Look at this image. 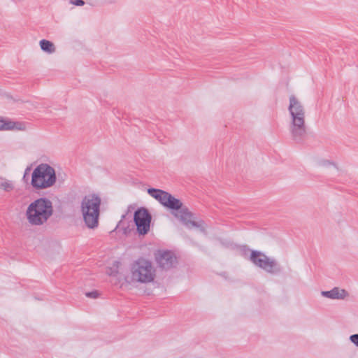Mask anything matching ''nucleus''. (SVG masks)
<instances>
[{"instance_id": "obj_1", "label": "nucleus", "mask_w": 358, "mask_h": 358, "mask_svg": "<svg viewBox=\"0 0 358 358\" xmlns=\"http://www.w3.org/2000/svg\"><path fill=\"white\" fill-rule=\"evenodd\" d=\"M288 111L290 115L289 132L292 139L301 143L307 136L308 127L306 124V108L302 102L295 96L289 98Z\"/></svg>"}, {"instance_id": "obj_2", "label": "nucleus", "mask_w": 358, "mask_h": 358, "mask_svg": "<svg viewBox=\"0 0 358 358\" xmlns=\"http://www.w3.org/2000/svg\"><path fill=\"white\" fill-rule=\"evenodd\" d=\"M53 211L52 201L45 198H40L28 206L25 216L31 226H41L50 218Z\"/></svg>"}, {"instance_id": "obj_3", "label": "nucleus", "mask_w": 358, "mask_h": 358, "mask_svg": "<svg viewBox=\"0 0 358 358\" xmlns=\"http://www.w3.org/2000/svg\"><path fill=\"white\" fill-rule=\"evenodd\" d=\"M101 199L96 194L85 195L80 201V213L85 226L90 229L98 227Z\"/></svg>"}, {"instance_id": "obj_4", "label": "nucleus", "mask_w": 358, "mask_h": 358, "mask_svg": "<svg viewBox=\"0 0 358 358\" xmlns=\"http://www.w3.org/2000/svg\"><path fill=\"white\" fill-rule=\"evenodd\" d=\"M56 180L54 168L48 164L42 163L33 171L31 185L36 189H45L52 187Z\"/></svg>"}, {"instance_id": "obj_5", "label": "nucleus", "mask_w": 358, "mask_h": 358, "mask_svg": "<svg viewBox=\"0 0 358 358\" xmlns=\"http://www.w3.org/2000/svg\"><path fill=\"white\" fill-rule=\"evenodd\" d=\"M131 281L132 282L149 283L155 278V268L151 262L138 259L131 266Z\"/></svg>"}, {"instance_id": "obj_6", "label": "nucleus", "mask_w": 358, "mask_h": 358, "mask_svg": "<svg viewBox=\"0 0 358 358\" xmlns=\"http://www.w3.org/2000/svg\"><path fill=\"white\" fill-rule=\"evenodd\" d=\"M249 259L257 267L268 273L276 274L281 272V267L277 261L270 258L265 254L257 250H250Z\"/></svg>"}, {"instance_id": "obj_7", "label": "nucleus", "mask_w": 358, "mask_h": 358, "mask_svg": "<svg viewBox=\"0 0 358 358\" xmlns=\"http://www.w3.org/2000/svg\"><path fill=\"white\" fill-rule=\"evenodd\" d=\"M173 215L187 228H196L201 232L206 234V225L205 222L203 220H195L193 213L186 206L182 205L181 208L178 209L176 212H173Z\"/></svg>"}, {"instance_id": "obj_8", "label": "nucleus", "mask_w": 358, "mask_h": 358, "mask_svg": "<svg viewBox=\"0 0 358 358\" xmlns=\"http://www.w3.org/2000/svg\"><path fill=\"white\" fill-rule=\"evenodd\" d=\"M151 219V215L144 208H141L134 213V220L139 234L145 235L148 233Z\"/></svg>"}, {"instance_id": "obj_9", "label": "nucleus", "mask_w": 358, "mask_h": 358, "mask_svg": "<svg viewBox=\"0 0 358 358\" xmlns=\"http://www.w3.org/2000/svg\"><path fill=\"white\" fill-rule=\"evenodd\" d=\"M156 260L159 266L165 270L171 269L178 263L176 255L170 251L159 252Z\"/></svg>"}, {"instance_id": "obj_10", "label": "nucleus", "mask_w": 358, "mask_h": 358, "mask_svg": "<svg viewBox=\"0 0 358 358\" xmlns=\"http://www.w3.org/2000/svg\"><path fill=\"white\" fill-rule=\"evenodd\" d=\"M321 294L323 296L331 299H344L348 296V292L345 289H340L339 287H334L330 291H322Z\"/></svg>"}, {"instance_id": "obj_11", "label": "nucleus", "mask_w": 358, "mask_h": 358, "mask_svg": "<svg viewBox=\"0 0 358 358\" xmlns=\"http://www.w3.org/2000/svg\"><path fill=\"white\" fill-rule=\"evenodd\" d=\"M162 205L171 210H175L176 212L178 209L181 208V206L183 205L182 201L174 196H173L171 194H168L166 197L164 202H162Z\"/></svg>"}, {"instance_id": "obj_12", "label": "nucleus", "mask_w": 358, "mask_h": 358, "mask_svg": "<svg viewBox=\"0 0 358 358\" xmlns=\"http://www.w3.org/2000/svg\"><path fill=\"white\" fill-rule=\"evenodd\" d=\"M148 193L156 200H157L162 205L164 202L169 192L159 189L150 188L148 189Z\"/></svg>"}, {"instance_id": "obj_13", "label": "nucleus", "mask_w": 358, "mask_h": 358, "mask_svg": "<svg viewBox=\"0 0 358 358\" xmlns=\"http://www.w3.org/2000/svg\"><path fill=\"white\" fill-rule=\"evenodd\" d=\"M27 125L24 122L6 121L5 130L24 131Z\"/></svg>"}, {"instance_id": "obj_14", "label": "nucleus", "mask_w": 358, "mask_h": 358, "mask_svg": "<svg viewBox=\"0 0 358 358\" xmlns=\"http://www.w3.org/2000/svg\"><path fill=\"white\" fill-rule=\"evenodd\" d=\"M41 50L48 54L54 53L56 50L54 43L50 41L43 39L39 42Z\"/></svg>"}, {"instance_id": "obj_15", "label": "nucleus", "mask_w": 358, "mask_h": 358, "mask_svg": "<svg viewBox=\"0 0 358 358\" xmlns=\"http://www.w3.org/2000/svg\"><path fill=\"white\" fill-rule=\"evenodd\" d=\"M121 265L120 261L115 260L113 261L110 266H108L106 268V274L110 276H115L119 273V268Z\"/></svg>"}, {"instance_id": "obj_16", "label": "nucleus", "mask_w": 358, "mask_h": 358, "mask_svg": "<svg viewBox=\"0 0 358 358\" xmlns=\"http://www.w3.org/2000/svg\"><path fill=\"white\" fill-rule=\"evenodd\" d=\"M0 188L4 190L5 192H9L13 190L14 185L12 181L4 180L0 182Z\"/></svg>"}, {"instance_id": "obj_17", "label": "nucleus", "mask_w": 358, "mask_h": 358, "mask_svg": "<svg viewBox=\"0 0 358 358\" xmlns=\"http://www.w3.org/2000/svg\"><path fill=\"white\" fill-rule=\"evenodd\" d=\"M350 340L352 343H353L356 346L358 347V334H353L350 336Z\"/></svg>"}, {"instance_id": "obj_18", "label": "nucleus", "mask_w": 358, "mask_h": 358, "mask_svg": "<svg viewBox=\"0 0 358 358\" xmlns=\"http://www.w3.org/2000/svg\"><path fill=\"white\" fill-rule=\"evenodd\" d=\"M85 295L87 297L96 299L99 296V292L97 291H93V292H87L85 294Z\"/></svg>"}, {"instance_id": "obj_19", "label": "nucleus", "mask_w": 358, "mask_h": 358, "mask_svg": "<svg viewBox=\"0 0 358 358\" xmlns=\"http://www.w3.org/2000/svg\"><path fill=\"white\" fill-rule=\"evenodd\" d=\"M71 3L76 6H83L85 4L84 1L83 0H71Z\"/></svg>"}, {"instance_id": "obj_20", "label": "nucleus", "mask_w": 358, "mask_h": 358, "mask_svg": "<svg viewBox=\"0 0 358 358\" xmlns=\"http://www.w3.org/2000/svg\"><path fill=\"white\" fill-rule=\"evenodd\" d=\"M6 121L0 119V130H5Z\"/></svg>"}]
</instances>
